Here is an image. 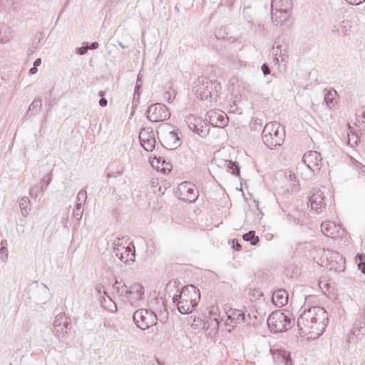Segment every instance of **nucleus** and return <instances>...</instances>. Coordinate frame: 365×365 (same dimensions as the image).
<instances>
[{"label":"nucleus","instance_id":"nucleus-56","mask_svg":"<svg viewBox=\"0 0 365 365\" xmlns=\"http://www.w3.org/2000/svg\"><path fill=\"white\" fill-rule=\"evenodd\" d=\"M141 83H142V81L140 79V76H138V79H137V86L139 87Z\"/></svg>","mask_w":365,"mask_h":365},{"label":"nucleus","instance_id":"nucleus-14","mask_svg":"<svg viewBox=\"0 0 365 365\" xmlns=\"http://www.w3.org/2000/svg\"><path fill=\"white\" fill-rule=\"evenodd\" d=\"M129 292L127 301L132 307L139 306V302L143 299L145 294L143 286L140 283H135L129 287Z\"/></svg>","mask_w":365,"mask_h":365},{"label":"nucleus","instance_id":"nucleus-41","mask_svg":"<svg viewBox=\"0 0 365 365\" xmlns=\"http://www.w3.org/2000/svg\"><path fill=\"white\" fill-rule=\"evenodd\" d=\"M215 163L220 168H226L227 165H232V160L215 159Z\"/></svg>","mask_w":365,"mask_h":365},{"label":"nucleus","instance_id":"nucleus-48","mask_svg":"<svg viewBox=\"0 0 365 365\" xmlns=\"http://www.w3.org/2000/svg\"><path fill=\"white\" fill-rule=\"evenodd\" d=\"M40 291L41 292L42 294L46 295V296L48 295V288L46 284H42V287L40 288Z\"/></svg>","mask_w":365,"mask_h":365},{"label":"nucleus","instance_id":"nucleus-47","mask_svg":"<svg viewBox=\"0 0 365 365\" xmlns=\"http://www.w3.org/2000/svg\"><path fill=\"white\" fill-rule=\"evenodd\" d=\"M262 71L264 75H267L270 73V69H269V66L265 63H264L262 66Z\"/></svg>","mask_w":365,"mask_h":365},{"label":"nucleus","instance_id":"nucleus-34","mask_svg":"<svg viewBox=\"0 0 365 365\" xmlns=\"http://www.w3.org/2000/svg\"><path fill=\"white\" fill-rule=\"evenodd\" d=\"M6 244V241L1 242V247L0 248V259L2 262H6L9 258V251L8 249L4 246V244Z\"/></svg>","mask_w":365,"mask_h":365},{"label":"nucleus","instance_id":"nucleus-26","mask_svg":"<svg viewBox=\"0 0 365 365\" xmlns=\"http://www.w3.org/2000/svg\"><path fill=\"white\" fill-rule=\"evenodd\" d=\"M209 315L210 319L215 322V325L217 327L220 321L222 320V317H220L219 307L217 306H211L210 307Z\"/></svg>","mask_w":365,"mask_h":365},{"label":"nucleus","instance_id":"nucleus-63","mask_svg":"<svg viewBox=\"0 0 365 365\" xmlns=\"http://www.w3.org/2000/svg\"><path fill=\"white\" fill-rule=\"evenodd\" d=\"M163 164L165 163V160L164 159L162 160Z\"/></svg>","mask_w":365,"mask_h":365},{"label":"nucleus","instance_id":"nucleus-64","mask_svg":"<svg viewBox=\"0 0 365 365\" xmlns=\"http://www.w3.org/2000/svg\"><path fill=\"white\" fill-rule=\"evenodd\" d=\"M160 160H161V158H159V159L158 160V162L160 163Z\"/></svg>","mask_w":365,"mask_h":365},{"label":"nucleus","instance_id":"nucleus-40","mask_svg":"<svg viewBox=\"0 0 365 365\" xmlns=\"http://www.w3.org/2000/svg\"><path fill=\"white\" fill-rule=\"evenodd\" d=\"M287 175V173H286V175ZM288 178L292 186H297L298 185L299 180L297 179V177L296 176L295 173H293L292 171L288 172Z\"/></svg>","mask_w":365,"mask_h":365},{"label":"nucleus","instance_id":"nucleus-17","mask_svg":"<svg viewBox=\"0 0 365 365\" xmlns=\"http://www.w3.org/2000/svg\"><path fill=\"white\" fill-rule=\"evenodd\" d=\"M179 190L183 197L190 202L195 201L197 197V192L195 189V185L191 182H183L179 185Z\"/></svg>","mask_w":365,"mask_h":365},{"label":"nucleus","instance_id":"nucleus-60","mask_svg":"<svg viewBox=\"0 0 365 365\" xmlns=\"http://www.w3.org/2000/svg\"><path fill=\"white\" fill-rule=\"evenodd\" d=\"M187 5L186 6L185 9H187V7H190V6H192V4H190V1H187Z\"/></svg>","mask_w":365,"mask_h":365},{"label":"nucleus","instance_id":"nucleus-24","mask_svg":"<svg viewBox=\"0 0 365 365\" xmlns=\"http://www.w3.org/2000/svg\"><path fill=\"white\" fill-rule=\"evenodd\" d=\"M165 143L168 146H175L180 140V137L177 130H172L168 132L164 138Z\"/></svg>","mask_w":365,"mask_h":365},{"label":"nucleus","instance_id":"nucleus-58","mask_svg":"<svg viewBox=\"0 0 365 365\" xmlns=\"http://www.w3.org/2000/svg\"><path fill=\"white\" fill-rule=\"evenodd\" d=\"M118 45L122 48H125L126 46H124L121 42H118Z\"/></svg>","mask_w":365,"mask_h":365},{"label":"nucleus","instance_id":"nucleus-19","mask_svg":"<svg viewBox=\"0 0 365 365\" xmlns=\"http://www.w3.org/2000/svg\"><path fill=\"white\" fill-rule=\"evenodd\" d=\"M225 315L227 317V319L230 320V322L234 324L232 327L242 324L245 321V313L240 309H230L225 312Z\"/></svg>","mask_w":365,"mask_h":365},{"label":"nucleus","instance_id":"nucleus-39","mask_svg":"<svg viewBox=\"0 0 365 365\" xmlns=\"http://www.w3.org/2000/svg\"><path fill=\"white\" fill-rule=\"evenodd\" d=\"M288 58L289 56L287 52V50L284 49L283 51L280 50V55L279 56V57L275 56L274 61H276L277 63H279L280 61L281 62H284L286 63L288 61Z\"/></svg>","mask_w":365,"mask_h":365},{"label":"nucleus","instance_id":"nucleus-23","mask_svg":"<svg viewBox=\"0 0 365 365\" xmlns=\"http://www.w3.org/2000/svg\"><path fill=\"white\" fill-rule=\"evenodd\" d=\"M338 94L337 92L331 89L327 91L324 95V101L326 103L327 106L329 109H335L336 105L337 103Z\"/></svg>","mask_w":365,"mask_h":365},{"label":"nucleus","instance_id":"nucleus-21","mask_svg":"<svg viewBox=\"0 0 365 365\" xmlns=\"http://www.w3.org/2000/svg\"><path fill=\"white\" fill-rule=\"evenodd\" d=\"M185 121L190 130L201 135L200 132H202V130L199 128V124L201 121L200 118L192 114H189L185 116Z\"/></svg>","mask_w":365,"mask_h":365},{"label":"nucleus","instance_id":"nucleus-13","mask_svg":"<svg viewBox=\"0 0 365 365\" xmlns=\"http://www.w3.org/2000/svg\"><path fill=\"white\" fill-rule=\"evenodd\" d=\"M206 120L213 126L224 128L229 121L226 113L220 110H210L206 113Z\"/></svg>","mask_w":365,"mask_h":365},{"label":"nucleus","instance_id":"nucleus-42","mask_svg":"<svg viewBox=\"0 0 365 365\" xmlns=\"http://www.w3.org/2000/svg\"><path fill=\"white\" fill-rule=\"evenodd\" d=\"M227 171H230L232 174H237L239 173L238 165L232 161V165H227L226 168Z\"/></svg>","mask_w":365,"mask_h":365},{"label":"nucleus","instance_id":"nucleus-35","mask_svg":"<svg viewBox=\"0 0 365 365\" xmlns=\"http://www.w3.org/2000/svg\"><path fill=\"white\" fill-rule=\"evenodd\" d=\"M41 106H42L41 101L40 99H36L29 106V110L31 112H34V113H36L40 110Z\"/></svg>","mask_w":365,"mask_h":365},{"label":"nucleus","instance_id":"nucleus-53","mask_svg":"<svg viewBox=\"0 0 365 365\" xmlns=\"http://www.w3.org/2000/svg\"><path fill=\"white\" fill-rule=\"evenodd\" d=\"M43 181L46 182V186L50 183L51 177L49 175H46L43 177Z\"/></svg>","mask_w":365,"mask_h":365},{"label":"nucleus","instance_id":"nucleus-59","mask_svg":"<svg viewBox=\"0 0 365 365\" xmlns=\"http://www.w3.org/2000/svg\"><path fill=\"white\" fill-rule=\"evenodd\" d=\"M361 272L365 274V264H364V265H361Z\"/></svg>","mask_w":365,"mask_h":365},{"label":"nucleus","instance_id":"nucleus-2","mask_svg":"<svg viewBox=\"0 0 365 365\" xmlns=\"http://www.w3.org/2000/svg\"><path fill=\"white\" fill-rule=\"evenodd\" d=\"M221 84L206 77H199L195 82L193 91L197 98L208 103L216 102L221 91Z\"/></svg>","mask_w":365,"mask_h":365},{"label":"nucleus","instance_id":"nucleus-62","mask_svg":"<svg viewBox=\"0 0 365 365\" xmlns=\"http://www.w3.org/2000/svg\"><path fill=\"white\" fill-rule=\"evenodd\" d=\"M102 288H103V287H102ZM101 287H100V288L98 289V292H99L100 294L101 293Z\"/></svg>","mask_w":365,"mask_h":365},{"label":"nucleus","instance_id":"nucleus-28","mask_svg":"<svg viewBox=\"0 0 365 365\" xmlns=\"http://www.w3.org/2000/svg\"><path fill=\"white\" fill-rule=\"evenodd\" d=\"M19 206L21 214L24 217H26L29 215V212L31 209L30 201L27 197H23L20 202Z\"/></svg>","mask_w":365,"mask_h":365},{"label":"nucleus","instance_id":"nucleus-27","mask_svg":"<svg viewBox=\"0 0 365 365\" xmlns=\"http://www.w3.org/2000/svg\"><path fill=\"white\" fill-rule=\"evenodd\" d=\"M113 292H116V293L120 296L125 297L126 300L128 297V294H130L129 289L127 288V286L125 284L119 285L117 280L113 285Z\"/></svg>","mask_w":365,"mask_h":365},{"label":"nucleus","instance_id":"nucleus-22","mask_svg":"<svg viewBox=\"0 0 365 365\" xmlns=\"http://www.w3.org/2000/svg\"><path fill=\"white\" fill-rule=\"evenodd\" d=\"M173 302L176 304L178 310L182 314L191 313L197 305L189 303L188 301H182L173 298Z\"/></svg>","mask_w":365,"mask_h":365},{"label":"nucleus","instance_id":"nucleus-45","mask_svg":"<svg viewBox=\"0 0 365 365\" xmlns=\"http://www.w3.org/2000/svg\"><path fill=\"white\" fill-rule=\"evenodd\" d=\"M123 172V170L122 168H120L118 170V171L116 173H111V172H109L108 174H107V176L108 178H116L119 175H120V174L122 173Z\"/></svg>","mask_w":365,"mask_h":365},{"label":"nucleus","instance_id":"nucleus-54","mask_svg":"<svg viewBox=\"0 0 365 365\" xmlns=\"http://www.w3.org/2000/svg\"><path fill=\"white\" fill-rule=\"evenodd\" d=\"M41 59L40 58H38L35 60V61L34 63V66L38 67L41 65Z\"/></svg>","mask_w":365,"mask_h":365},{"label":"nucleus","instance_id":"nucleus-37","mask_svg":"<svg viewBox=\"0 0 365 365\" xmlns=\"http://www.w3.org/2000/svg\"><path fill=\"white\" fill-rule=\"evenodd\" d=\"M175 91L173 88H169V89L165 93L164 98L169 103L173 101L175 98Z\"/></svg>","mask_w":365,"mask_h":365},{"label":"nucleus","instance_id":"nucleus-46","mask_svg":"<svg viewBox=\"0 0 365 365\" xmlns=\"http://www.w3.org/2000/svg\"><path fill=\"white\" fill-rule=\"evenodd\" d=\"M88 50V46H81L77 49V53L80 55H83L87 53Z\"/></svg>","mask_w":365,"mask_h":365},{"label":"nucleus","instance_id":"nucleus-36","mask_svg":"<svg viewBox=\"0 0 365 365\" xmlns=\"http://www.w3.org/2000/svg\"><path fill=\"white\" fill-rule=\"evenodd\" d=\"M351 26L348 21H343L337 29L338 32L342 35H347L349 34Z\"/></svg>","mask_w":365,"mask_h":365},{"label":"nucleus","instance_id":"nucleus-18","mask_svg":"<svg viewBox=\"0 0 365 365\" xmlns=\"http://www.w3.org/2000/svg\"><path fill=\"white\" fill-rule=\"evenodd\" d=\"M273 359L278 364L292 365L290 352L282 349H271Z\"/></svg>","mask_w":365,"mask_h":365},{"label":"nucleus","instance_id":"nucleus-8","mask_svg":"<svg viewBox=\"0 0 365 365\" xmlns=\"http://www.w3.org/2000/svg\"><path fill=\"white\" fill-rule=\"evenodd\" d=\"M133 321L135 325L142 330L157 324L158 317L155 313L148 309H139L133 313Z\"/></svg>","mask_w":365,"mask_h":365},{"label":"nucleus","instance_id":"nucleus-32","mask_svg":"<svg viewBox=\"0 0 365 365\" xmlns=\"http://www.w3.org/2000/svg\"><path fill=\"white\" fill-rule=\"evenodd\" d=\"M43 192V189L42 185H34L33 186L29 192V195L33 198H36L38 196L41 195Z\"/></svg>","mask_w":365,"mask_h":365},{"label":"nucleus","instance_id":"nucleus-1","mask_svg":"<svg viewBox=\"0 0 365 365\" xmlns=\"http://www.w3.org/2000/svg\"><path fill=\"white\" fill-rule=\"evenodd\" d=\"M326 310L319 306L305 309L297 319V327L300 334L308 339H317L324 331L328 324Z\"/></svg>","mask_w":365,"mask_h":365},{"label":"nucleus","instance_id":"nucleus-61","mask_svg":"<svg viewBox=\"0 0 365 365\" xmlns=\"http://www.w3.org/2000/svg\"><path fill=\"white\" fill-rule=\"evenodd\" d=\"M99 95H100L101 96H103V91H101V92H100V93H99Z\"/></svg>","mask_w":365,"mask_h":365},{"label":"nucleus","instance_id":"nucleus-3","mask_svg":"<svg viewBox=\"0 0 365 365\" xmlns=\"http://www.w3.org/2000/svg\"><path fill=\"white\" fill-rule=\"evenodd\" d=\"M284 138V128L276 121L267 123L262 130V141L268 148L272 150L282 145Z\"/></svg>","mask_w":365,"mask_h":365},{"label":"nucleus","instance_id":"nucleus-25","mask_svg":"<svg viewBox=\"0 0 365 365\" xmlns=\"http://www.w3.org/2000/svg\"><path fill=\"white\" fill-rule=\"evenodd\" d=\"M12 38L11 31L9 28L0 25V43L5 44Z\"/></svg>","mask_w":365,"mask_h":365},{"label":"nucleus","instance_id":"nucleus-29","mask_svg":"<svg viewBox=\"0 0 365 365\" xmlns=\"http://www.w3.org/2000/svg\"><path fill=\"white\" fill-rule=\"evenodd\" d=\"M70 328L71 323L68 322V324H63L59 327H55L53 331L58 338H61L68 333V331L70 329Z\"/></svg>","mask_w":365,"mask_h":365},{"label":"nucleus","instance_id":"nucleus-43","mask_svg":"<svg viewBox=\"0 0 365 365\" xmlns=\"http://www.w3.org/2000/svg\"><path fill=\"white\" fill-rule=\"evenodd\" d=\"M365 258V255L364 254H358L356 257V261L359 262L358 267L360 268L361 265H364V259Z\"/></svg>","mask_w":365,"mask_h":365},{"label":"nucleus","instance_id":"nucleus-33","mask_svg":"<svg viewBox=\"0 0 365 365\" xmlns=\"http://www.w3.org/2000/svg\"><path fill=\"white\" fill-rule=\"evenodd\" d=\"M83 205H81V203H76L75 208L73 211V216L78 220H81L83 216Z\"/></svg>","mask_w":365,"mask_h":365},{"label":"nucleus","instance_id":"nucleus-16","mask_svg":"<svg viewBox=\"0 0 365 365\" xmlns=\"http://www.w3.org/2000/svg\"><path fill=\"white\" fill-rule=\"evenodd\" d=\"M321 230L324 235L331 238L338 237L342 234L341 226L334 222L326 221L322 222Z\"/></svg>","mask_w":365,"mask_h":365},{"label":"nucleus","instance_id":"nucleus-9","mask_svg":"<svg viewBox=\"0 0 365 365\" xmlns=\"http://www.w3.org/2000/svg\"><path fill=\"white\" fill-rule=\"evenodd\" d=\"M308 206L317 214L322 213L327 207V199L324 192L319 188H314L309 195Z\"/></svg>","mask_w":365,"mask_h":365},{"label":"nucleus","instance_id":"nucleus-57","mask_svg":"<svg viewBox=\"0 0 365 365\" xmlns=\"http://www.w3.org/2000/svg\"><path fill=\"white\" fill-rule=\"evenodd\" d=\"M103 294L106 295L109 299L111 300L110 297L107 294V292L103 289Z\"/></svg>","mask_w":365,"mask_h":365},{"label":"nucleus","instance_id":"nucleus-52","mask_svg":"<svg viewBox=\"0 0 365 365\" xmlns=\"http://www.w3.org/2000/svg\"><path fill=\"white\" fill-rule=\"evenodd\" d=\"M182 8V2H178L175 6V9L177 12H180L181 11V9Z\"/></svg>","mask_w":365,"mask_h":365},{"label":"nucleus","instance_id":"nucleus-10","mask_svg":"<svg viewBox=\"0 0 365 365\" xmlns=\"http://www.w3.org/2000/svg\"><path fill=\"white\" fill-rule=\"evenodd\" d=\"M147 118L152 122H160L170 117V112L163 104L155 103L150 106L147 110Z\"/></svg>","mask_w":365,"mask_h":365},{"label":"nucleus","instance_id":"nucleus-11","mask_svg":"<svg viewBox=\"0 0 365 365\" xmlns=\"http://www.w3.org/2000/svg\"><path fill=\"white\" fill-rule=\"evenodd\" d=\"M323 255L327 258L326 266H329L330 269L340 272L344 270L345 259L339 252L330 250H323Z\"/></svg>","mask_w":365,"mask_h":365},{"label":"nucleus","instance_id":"nucleus-5","mask_svg":"<svg viewBox=\"0 0 365 365\" xmlns=\"http://www.w3.org/2000/svg\"><path fill=\"white\" fill-rule=\"evenodd\" d=\"M302 165L305 170L302 172V178L309 180L320 170L322 167V158L319 153L310 150L307 152L302 158Z\"/></svg>","mask_w":365,"mask_h":365},{"label":"nucleus","instance_id":"nucleus-50","mask_svg":"<svg viewBox=\"0 0 365 365\" xmlns=\"http://www.w3.org/2000/svg\"><path fill=\"white\" fill-rule=\"evenodd\" d=\"M108 104V101L106 98H102L100 99L99 101V105L101 106V107H106Z\"/></svg>","mask_w":365,"mask_h":365},{"label":"nucleus","instance_id":"nucleus-20","mask_svg":"<svg viewBox=\"0 0 365 365\" xmlns=\"http://www.w3.org/2000/svg\"><path fill=\"white\" fill-rule=\"evenodd\" d=\"M272 300L277 307H282L288 302V294L284 289H278L272 294Z\"/></svg>","mask_w":365,"mask_h":365},{"label":"nucleus","instance_id":"nucleus-31","mask_svg":"<svg viewBox=\"0 0 365 365\" xmlns=\"http://www.w3.org/2000/svg\"><path fill=\"white\" fill-rule=\"evenodd\" d=\"M243 239L245 241L250 242V244L255 245L259 242V237L255 235V231H250L243 235Z\"/></svg>","mask_w":365,"mask_h":365},{"label":"nucleus","instance_id":"nucleus-49","mask_svg":"<svg viewBox=\"0 0 365 365\" xmlns=\"http://www.w3.org/2000/svg\"><path fill=\"white\" fill-rule=\"evenodd\" d=\"M233 248L237 251L242 249V247L237 240L236 241V242H235V240H233Z\"/></svg>","mask_w":365,"mask_h":365},{"label":"nucleus","instance_id":"nucleus-6","mask_svg":"<svg viewBox=\"0 0 365 365\" xmlns=\"http://www.w3.org/2000/svg\"><path fill=\"white\" fill-rule=\"evenodd\" d=\"M270 7L273 23L282 25L289 19L292 4V1H271Z\"/></svg>","mask_w":365,"mask_h":365},{"label":"nucleus","instance_id":"nucleus-4","mask_svg":"<svg viewBox=\"0 0 365 365\" xmlns=\"http://www.w3.org/2000/svg\"><path fill=\"white\" fill-rule=\"evenodd\" d=\"M115 256L125 264L135 261V250L132 242L126 237H118L113 243Z\"/></svg>","mask_w":365,"mask_h":365},{"label":"nucleus","instance_id":"nucleus-12","mask_svg":"<svg viewBox=\"0 0 365 365\" xmlns=\"http://www.w3.org/2000/svg\"><path fill=\"white\" fill-rule=\"evenodd\" d=\"M174 298L197 305L200 299V290L192 284L185 286Z\"/></svg>","mask_w":365,"mask_h":365},{"label":"nucleus","instance_id":"nucleus-55","mask_svg":"<svg viewBox=\"0 0 365 365\" xmlns=\"http://www.w3.org/2000/svg\"><path fill=\"white\" fill-rule=\"evenodd\" d=\"M37 67L33 66V67L31 68V69L29 70V73L31 74H35L37 72Z\"/></svg>","mask_w":365,"mask_h":365},{"label":"nucleus","instance_id":"nucleus-30","mask_svg":"<svg viewBox=\"0 0 365 365\" xmlns=\"http://www.w3.org/2000/svg\"><path fill=\"white\" fill-rule=\"evenodd\" d=\"M70 319L66 316L65 313H60L57 314L54 319L53 327H57L61 324H68Z\"/></svg>","mask_w":365,"mask_h":365},{"label":"nucleus","instance_id":"nucleus-51","mask_svg":"<svg viewBox=\"0 0 365 365\" xmlns=\"http://www.w3.org/2000/svg\"><path fill=\"white\" fill-rule=\"evenodd\" d=\"M98 47V42H93L91 43V45L88 47L89 49L94 50Z\"/></svg>","mask_w":365,"mask_h":365},{"label":"nucleus","instance_id":"nucleus-44","mask_svg":"<svg viewBox=\"0 0 365 365\" xmlns=\"http://www.w3.org/2000/svg\"><path fill=\"white\" fill-rule=\"evenodd\" d=\"M272 49H273V54L275 56L279 57V56L280 55V50L283 51L284 49H285V48H283V46L281 45H277L276 47L275 48L273 47Z\"/></svg>","mask_w":365,"mask_h":365},{"label":"nucleus","instance_id":"nucleus-7","mask_svg":"<svg viewBox=\"0 0 365 365\" xmlns=\"http://www.w3.org/2000/svg\"><path fill=\"white\" fill-rule=\"evenodd\" d=\"M292 324V320L281 311L272 312L267 319L268 328L274 333L285 331Z\"/></svg>","mask_w":365,"mask_h":365},{"label":"nucleus","instance_id":"nucleus-15","mask_svg":"<svg viewBox=\"0 0 365 365\" xmlns=\"http://www.w3.org/2000/svg\"><path fill=\"white\" fill-rule=\"evenodd\" d=\"M140 145L146 151H153L155 146V138L153 131L143 129L139 133Z\"/></svg>","mask_w":365,"mask_h":365},{"label":"nucleus","instance_id":"nucleus-38","mask_svg":"<svg viewBox=\"0 0 365 365\" xmlns=\"http://www.w3.org/2000/svg\"><path fill=\"white\" fill-rule=\"evenodd\" d=\"M87 199V192L85 190H80L76 196V203L84 205Z\"/></svg>","mask_w":365,"mask_h":365}]
</instances>
